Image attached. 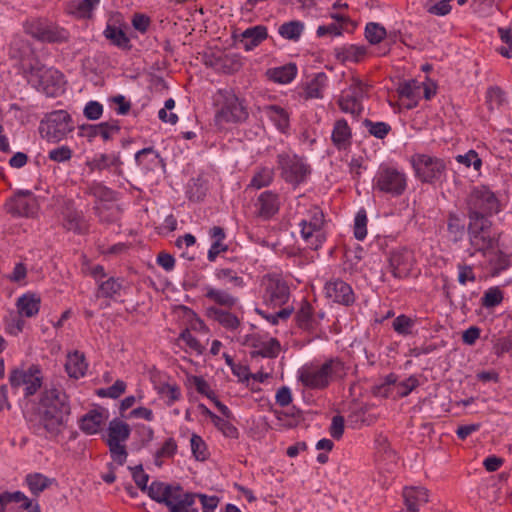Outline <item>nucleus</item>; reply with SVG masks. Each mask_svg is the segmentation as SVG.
Here are the masks:
<instances>
[{
	"label": "nucleus",
	"mask_w": 512,
	"mask_h": 512,
	"mask_svg": "<svg viewBox=\"0 0 512 512\" xmlns=\"http://www.w3.org/2000/svg\"><path fill=\"white\" fill-rule=\"evenodd\" d=\"M470 229L483 230L490 217L500 211L499 200L487 186L474 187L466 200Z\"/></svg>",
	"instance_id": "obj_2"
},
{
	"label": "nucleus",
	"mask_w": 512,
	"mask_h": 512,
	"mask_svg": "<svg viewBox=\"0 0 512 512\" xmlns=\"http://www.w3.org/2000/svg\"><path fill=\"white\" fill-rule=\"evenodd\" d=\"M103 105L98 101H89L83 109V115L91 121L100 119L103 115Z\"/></svg>",
	"instance_id": "obj_49"
},
{
	"label": "nucleus",
	"mask_w": 512,
	"mask_h": 512,
	"mask_svg": "<svg viewBox=\"0 0 512 512\" xmlns=\"http://www.w3.org/2000/svg\"><path fill=\"white\" fill-rule=\"evenodd\" d=\"M511 256L512 255L506 254L501 250L493 252L489 260L491 276L496 277L500 275L501 272L507 270L512 264Z\"/></svg>",
	"instance_id": "obj_30"
},
{
	"label": "nucleus",
	"mask_w": 512,
	"mask_h": 512,
	"mask_svg": "<svg viewBox=\"0 0 512 512\" xmlns=\"http://www.w3.org/2000/svg\"><path fill=\"white\" fill-rule=\"evenodd\" d=\"M411 162L416 176L426 183H433L439 180L446 169L442 159L425 154L414 155Z\"/></svg>",
	"instance_id": "obj_11"
},
{
	"label": "nucleus",
	"mask_w": 512,
	"mask_h": 512,
	"mask_svg": "<svg viewBox=\"0 0 512 512\" xmlns=\"http://www.w3.org/2000/svg\"><path fill=\"white\" fill-rule=\"evenodd\" d=\"M23 73L38 91H42L49 97H56L64 92V76L53 67H46L39 61L23 64Z\"/></svg>",
	"instance_id": "obj_4"
},
{
	"label": "nucleus",
	"mask_w": 512,
	"mask_h": 512,
	"mask_svg": "<svg viewBox=\"0 0 512 512\" xmlns=\"http://www.w3.org/2000/svg\"><path fill=\"white\" fill-rule=\"evenodd\" d=\"M72 130L71 116L64 110L48 113L39 126L41 136L51 142H59Z\"/></svg>",
	"instance_id": "obj_8"
},
{
	"label": "nucleus",
	"mask_w": 512,
	"mask_h": 512,
	"mask_svg": "<svg viewBox=\"0 0 512 512\" xmlns=\"http://www.w3.org/2000/svg\"><path fill=\"white\" fill-rule=\"evenodd\" d=\"M103 422V412L98 409H93L81 417L79 427L85 434L93 435L98 433Z\"/></svg>",
	"instance_id": "obj_21"
},
{
	"label": "nucleus",
	"mask_w": 512,
	"mask_h": 512,
	"mask_svg": "<svg viewBox=\"0 0 512 512\" xmlns=\"http://www.w3.org/2000/svg\"><path fill=\"white\" fill-rule=\"evenodd\" d=\"M502 301L503 293L499 287L495 286L484 292L481 298V305L486 309H491L501 304Z\"/></svg>",
	"instance_id": "obj_41"
},
{
	"label": "nucleus",
	"mask_w": 512,
	"mask_h": 512,
	"mask_svg": "<svg viewBox=\"0 0 512 512\" xmlns=\"http://www.w3.org/2000/svg\"><path fill=\"white\" fill-rule=\"evenodd\" d=\"M6 210L16 217H33L39 208L37 198L30 190L20 189L7 200Z\"/></svg>",
	"instance_id": "obj_12"
},
{
	"label": "nucleus",
	"mask_w": 512,
	"mask_h": 512,
	"mask_svg": "<svg viewBox=\"0 0 512 512\" xmlns=\"http://www.w3.org/2000/svg\"><path fill=\"white\" fill-rule=\"evenodd\" d=\"M100 125L103 128L99 129V135L103 138L104 141H108L112 138V135L118 133L120 131L119 121L115 119H110L106 122H101Z\"/></svg>",
	"instance_id": "obj_55"
},
{
	"label": "nucleus",
	"mask_w": 512,
	"mask_h": 512,
	"mask_svg": "<svg viewBox=\"0 0 512 512\" xmlns=\"http://www.w3.org/2000/svg\"><path fill=\"white\" fill-rule=\"evenodd\" d=\"M22 503L21 507L25 510H29L32 506V501L28 499L24 493L20 491L15 492H4L0 495V503L1 505H6L8 503Z\"/></svg>",
	"instance_id": "obj_42"
},
{
	"label": "nucleus",
	"mask_w": 512,
	"mask_h": 512,
	"mask_svg": "<svg viewBox=\"0 0 512 512\" xmlns=\"http://www.w3.org/2000/svg\"><path fill=\"white\" fill-rule=\"evenodd\" d=\"M324 289L326 297L333 302L349 306L355 300L352 288L340 279L327 282Z\"/></svg>",
	"instance_id": "obj_16"
},
{
	"label": "nucleus",
	"mask_w": 512,
	"mask_h": 512,
	"mask_svg": "<svg viewBox=\"0 0 512 512\" xmlns=\"http://www.w3.org/2000/svg\"><path fill=\"white\" fill-rule=\"evenodd\" d=\"M363 125L368 129L372 136L378 139H384L391 130V126L388 123L373 122L370 119H364Z\"/></svg>",
	"instance_id": "obj_44"
},
{
	"label": "nucleus",
	"mask_w": 512,
	"mask_h": 512,
	"mask_svg": "<svg viewBox=\"0 0 512 512\" xmlns=\"http://www.w3.org/2000/svg\"><path fill=\"white\" fill-rule=\"evenodd\" d=\"M87 369V363L85 362V356L79 351H74L68 355L65 370L69 377L79 379L85 375Z\"/></svg>",
	"instance_id": "obj_25"
},
{
	"label": "nucleus",
	"mask_w": 512,
	"mask_h": 512,
	"mask_svg": "<svg viewBox=\"0 0 512 512\" xmlns=\"http://www.w3.org/2000/svg\"><path fill=\"white\" fill-rule=\"evenodd\" d=\"M53 479L44 476L41 473L28 474L26 476V483L35 496L47 489L52 484Z\"/></svg>",
	"instance_id": "obj_33"
},
{
	"label": "nucleus",
	"mask_w": 512,
	"mask_h": 512,
	"mask_svg": "<svg viewBox=\"0 0 512 512\" xmlns=\"http://www.w3.org/2000/svg\"><path fill=\"white\" fill-rule=\"evenodd\" d=\"M447 229L450 239L455 243L461 241L465 235V224L457 214H449Z\"/></svg>",
	"instance_id": "obj_35"
},
{
	"label": "nucleus",
	"mask_w": 512,
	"mask_h": 512,
	"mask_svg": "<svg viewBox=\"0 0 512 512\" xmlns=\"http://www.w3.org/2000/svg\"><path fill=\"white\" fill-rule=\"evenodd\" d=\"M192 381L198 393L205 395L213 403L215 402V400H217L215 393L212 390H210L208 383L202 377L193 376Z\"/></svg>",
	"instance_id": "obj_60"
},
{
	"label": "nucleus",
	"mask_w": 512,
	"mask_h": 512,
	"mask_svg": "<svg viewBox=\"0 0 512 512\" xmlns=\"http://www.w3.org/2000/svg\"><path fill=\"white\" fill-rule=\"evenodd\" d=\"M367 214L364 209H360L354 221V236L357 240H363L367 235Z\"/></svg>",
	"instance_id": "obj_45"
},
{
	"label": "nucleus",
	"mask_w": 512,
	"mask_h": 512,
	"mask_svg": "<svg viewBox=\"0 0 512 512\" xmlns=\"http://www.w3.org/2000/svg\"><path fill=\"white\" fill-rule=\"evenodd\" d=\"M327 75L324 72H319L307 84L305 92L308 98H321L322 90L326 86Z\"/></svg>",
	"instance_id": "obj_37"
},
{
	"label": "nucleus",
	"mask_w": 512,
	"mask_h": 512,
	"mask_svg": "<svg viewBox=\"0 0 512 512\" xmlns=\"http://www.w3.org/2000/svg\"><path fill=\"white\" fill-rule=\"evenodd\" d=\"M159 393L168 397V405H171L173 402L179 400L181 396L180 388L177 385H170L168 383L163 384L159 388Z\"/></svg>",
	"instance_id": "obj_63"
},
{
	"label": "nucleus",
	"mask_w": 512,
	"mask_h": 512,
	"mask_svg": "<svg viewBox=\"0 0 512 512\" xmlns=\"http://www.w3.org/2000/svg\"><path fill=\"white\" fill-rule=\"evenodd\" d=\"M72 157V150L68 146H61L49 151L48 158L55 162H65Z\"/></svg>",
	"instance_id": "obj_59"
},
{
	"label": "nucleus",
	"mask_w": 512,
	"mask_h": 512,
	"mask_svg": "<svg viewBox=\"0 0 512 512\" xmlns=\"http://www.w3.org/2000/svg\"><path fill=\"white\" fill-rule=\"evenodd\" d=\"M207 316L211 319L218 321L223 327L227 329H236L240 325V321L234 314L219 309L217 307H209L207 309Z\"/></svg>",
	"instance_id": "obj_27"
},
{
	"label": "nucleus",
	"mask_w": 512,
	"mask_h": 512,
	"mask_svg": "<svg viewBox=\"0 0 512 512\" xmlns=\"http://www.w3.org/2000/svg\"><path fill=\"white\" fill-rule=\"evenodd\" d=\"M268 117L276 124L280 130H285L289 125V117L287 112L277 105L266 107Z\"/></svg>",
	"instance_id": "obj_39"
},
{
	"label": "nucleus",
	"mask_w": 512,
	"mask_h": 512,
	"mask_svg": "<svg viewBox=\"0 0 512 512\" xmlns=\"http://www.w3.org/2000/svg\"><path fill=\"white\" fill-rule=\"evenodd\" d=\"M259 215L266 219L272 217L279 210L278 195L272 191H264L258 197Z\"/></svg>",
	"instance_id": "obj_24"
},
{
	"label": "nucleus",
	"mask_w": 512,
	"mask_h": 512,
	"mask_svg": "<svg viewBox=\"0 0 512 512\" xmlns=\"http://www.w3.org/2000/svg\"><path fill=\"white\" fill-rule=\"evenodd\" d=\"M365 37L372 45L381 43L386 37V29L379 23L370 22L365 27Z\"/></svg>",
	"instance_id": "obj_40"
},
{
	"label": "nucleus",
	"mask_w": 512,
	"mask_h": 512,
	"mask_svg": "<svg viewBox=\"0 0 512 512\" xmlns=\"http://www.w3.org/2000/svg\"><path fill=\"white\" fill-rule=\"evenodd\" d=\"M130 435L131 427L129 424L114 418L108 424L107 436L102 437L109 447L112 460L119 466L124 465L127 461L128 452L124 443L129 439Z\"/></svg>",
	"instance_id": "obj_6"
},
{
	"label": "nucleus",
	"mask_w": 512,
	"mask_h": 512,
	"mask_svg": "<svg viewBox=\"0 0 512 512\" xmlns=\"http://www.w3.org/2000/svg\"><path fill=\"white\" fill-rule=\"evenodd\" d=\"M104 36L115 46L123 50H130L132 45L129 37L119 27L114 25H107Z\"/></svg>",
	"instance_id": "obj_28"
},
{
	"label": "nucleus",
	"mask_w": 512,
	"mask_h": 512,
	"mask_svg": "<svg viewBox=\"0 0 512 512\" xmlns=\"http://www.w3.org/2000/svg\"><path fill=\"white\" fill-rule=\"evenodd\" d=\"M273 180V172L268 168H263L251 180V186L257 189L268 186Z\"/></svg>",
	"instance_id": "obj_50"
},
{
	"label": "nucleus",
	"mask_w": 512,
	"mask_h": 512,
	"mask_svg": "<svg viewBox=\"0 0 512 512\" xmlns=\"http://www.w3.org/2000/svg\"><path fill=\"white\" fill-rule=\"evenodd\" d=\"M32 54L30 44L19 37H15L9 46V55L12 59L23 61Z\"/></svg>",
	"instance_id": "obj_32"
},
{
	"label": "nucleus",
	"mask_w": 512,
	"mask_h": 512,
	"mask_svg": "<svg viewBox=\"0 0 512 512\" xmlns=\"http://www.w3.org/2000/svg\"><path fill=\"white\" fill-rule=\"evenodd\" d=\"M129 469L132 472L133 480L136 483V485L138 486V488L141 491H144V492L146 491L147 494L149 495L150 485L149 486L147 485L148 480H149V475L144 473L143 466L141 464H139L135 467H129Z\"/></svg>",
	"instance_id": "obj_46"
},
{
	"label": "nucleus",
	"mask_w": 512,
	"mask_h": 512,
	"mask_svg": "<svg viewBox=\"0 0 512 512\" xmlns=\"http://www.w3.org/2000/svg\"><path fill=\"white\" fill-rule=\"evenodd\" d=\"M122 164L123 162L121 161L119 154H100L99 156H96L91 162L93 169L98 170H103L110 166H114L118 175L122 174V170L120 168Z\"/></svg>",
	"instance_id": "obj_29"
},
{
	"label": "nucleus",
	"mask_w": 512,
	"mask_h": 512,
	"mask_svg": "<svg viewBox=\"0 0 512 512\" xmlns=\"http://www.w3.org/2000/svg\"><path fill=\"white\" fill-rule=\"evenodd\" d=\"M268 37L267 27L264 25H256L247 28L239 35L233 34L235 42L242 44L246 51L253 50L263 40Z\"/></svg>",
	"instance_id": "obj_17"
},
{
	"label": "nucleus",
	"mask_w": 512,
	"mask_h": 512,
	"mask_svg": "<svg viewBox=\"0 0 512 512\" xmlns=\"http://www.w3.org/2000/svg\"><path fill=\"white\" fill-rule=\"evenodd\" d=\"M193 184L190 185L189 194L190 199L194 201H200L206 195V187L204 186L201 179H193Z\"/></svg>",
	"instance_id": "obj_64"
},
{
	"label": "nucleus",
	"mask_w": 512,
	"mask_h": 512,
	"mask_svg": "<svg viewBox=\"0 0 512 512\" xmlns=\"http://www.w3.org/2000/svg\"><path fill=\"white\" fill-rule=\"evenodd\" d=\"M408 259L409 253L407 251H393L390 253L388 258L389 268L395 278H402L407 274Z\"/></svg>",
	"instance_id": "obj_26"
},
{
	"label": "nucleus",
	"mask_w": 512,
	"mask_h": 512,
	"mask_svg": "<svg viewBox=\"0 0 512 512\" xmlns=\"http://www.w3.org/2000/svg\"><path fill=\"white\" fill-rule=\"evenodd\" d=\"M24 29L27 34L42 42L63 43L69 37L65 29L44 18L27 21Z\"/></svg>",
	"instance_id": "obj_9"
},
{
	"label": "nucleus",
	"mask_w": 512,
	"mask_h": 512,
	"mask_svg": "<svg viewBox=\"0 0 512 512\" xmlns=\"http://www.w3.org/2000/svg\"><path fill=\"white\" fill-rule=\"evenodd\" d=\"M369 85L359 79H354V84L350 86L349 93L339 98L340 109L345 113L354 114L356 105L367 96Z\"/></svg>",
	"instance_id": "obj_14"
},
{
	"label": "nucleus",
	"mask_w": 512,
	"mask_h": 512,
	"mask_svg": "<svg viewBox=\"0 0 512 512\" xmlns=\"http://www.w3.org/2000/svg\"><path fill=\"white\" fill-rule=\"evenodd\" d=\"M335 54L337 59L341 61L358 62L366 54V48L364 46L349 45L336 48Z\"/></svg>",
	"instance_id": "obj_31"
},
{
	"label": "nucleus",
	"mask_w": 512,
	"mask_h": 512,
	"mask_svg": "<svg viewBox=\"0 0 512 512\" xmlns=\"http://www.w3.org/2000/svg\"><path fill=\"white\" fill-rule=\"evenodd\" d=\"M40 304L41 299L37 294L26 293L17 299L16 307L20 315L31 318L39 312Z\"/></svg>",
	"instance_id": "obj_20"
},
{
	"label": "nucleus",
	"mask_w": 512,
	"mask_h": 512,
	"mask_svg": "<svg viewBox=\"0 0 512 512\" xmlns=\"http://www.w3.org/2000/svg\"><path fill=\"white\" fill-rule=\"evenodd\" d=\"M304 30V24L301 21L293 20L280 25L278 32L287 40L297 41Z\"/></svg>",
	"instance_id": "obj_36"
},
{
	"label": "nucleus",
	"mask_w": 512,
	"mask_h": 512,
	"mask_svg": "<svg viewBox=\"0 0 512 512\" xmlns=\"http://www.w3.org/2000/svg\"><path fill=\"white\" fill-rule=\"evenodd\" d=\"M280 342L276 338H271L268 342L262 343L261 350L264 358H275L280 351Z\"/></svg>",
	"instance_id": "obj_62"
},
{
	"label": "nucleus",
	"mask_w": 512,
	"mask_h": 512,
	"mask_svg": "<svg viewBox=\"0 0 512 512\" xmlns=\"http://www.w3.org/2000/svg\"><path fill=\"white\" fill-rule=\"evenodd\" d=\"M132 26L133 28L144 34L148 31L149 27H150V24H151V19L149 16L145 15V14H142V13H135L132 17Z\"/></svg>",
	"instance_id": "obj_61"
},
{
	"label": "nucleus",
	"mask_w": 512,
	"mask_h": 512,
	"mask_svg": "<svg viewBox=\"0 0 512 512\" xmlns=\"http://www.w3.org/2000/svg\"><path fill=\"white\" fill-rule=\"evenodd\" d=\"M191 450L194 457L197 460L203 461L206 459V445L202 438L197 434H192L191 439Z\"/></svg>",
	"instance_id": "obj_53"
},
{
	"label": "nucleus",
	"mask_w": 512,
	"mask_h": 512,
	"mask_svg": "<svg viewBox=\"0 0 512 512\" xmlns=\"http://www.w3.org/2000/svg\"><path fill=\"white\" fill-rule=\"evenodd\" d=\"M457 162L464 164L466 167L473 166V168L478 171L482 166V160L478 156L477 152L474 150H469L464 155L456 156Z\"/></svg>",
	"instance_id": "obj_52"
},
{
	"label": "nucleus",
	"mask_w": 512,
	"mask_h": 512,
	"mask_svg": "<svg viewBox=\"0 0 512 512\" xmlns=\"http://www.w3.org/2000/svg\"><path fill=\"white\" fill-rule=\"evenodd\" d=\"M71 407L68 396L62 389H44L37 407L24 413L33 434L52 439L59 436L68 425Z\"/></svg>",
	"instance_id": "obj_1"
},
{
	"label": "nucleus",
	"mask_w": 512,
	"mask_h": 512,
	"mask_svg": "<svg viewBox=\"0 0 512 512\" xmlns=\"http://www.w3.org/2000/svg\"><path fill=\"white\" fill-rule=\"evenodd\" d=\"M422 85H424V83L412 79L401 83L397 91L400 98L415 100L419 97Z\"/></svg>",
	"instance_id": "obj_38"
},
{
	"label": "nucleus",
	"mask_w": 512,
	"mask_h": 512,
	"mask_svg": "<svg viewBox=\"0 0 512 512\" xmlns=\"http://www.w3.org/2000/svg\"><path fill=\"white\" fill-rule=\"evenodd\" d=\"M83 224H84V218L81 212H78L76 210H69L65 214V224L64 226L68 230H72L77 233L83 232Z\"/></svg>",
	"instance_id": "obj_43"
},
{
	"label": "nucleus",
	"mask_w": 512,
	"mask_h": 512,
	"mask_svg": "<svg viewBox=\"0 0 512 512\" xmlns=\"http://www.w3.org/2000/svg\"><path fill=\"white\" fill-rule=\"evenodd\" d=\"M296 75L297 66L295 63H288L280 67L270 68L266 71L268 79L279 84H288L292 82Z\"/></svg>",
	"instance_id": "obj_22"
},
{
	"label": "nucleus",
	"mask_w": 512,
	"mask_h": 512,
	"mask_svg": "<svg viewBox=\"0 0 512 512\" xmlns=\"http://www.w3.org/2000/svg\"><path fill=\"white\" fill-rule=\"evenodd\" d=\"M345 374L344 364L337 358L326 361L317 369H304L299 372L298 380L311 389H323L331 379Z\"/></svg>",
	"instance_id": "obj_7"
},
{
	"label": "nucleus",
	"mask_w": 512,
	"mask_h": 512,
	"mask_svg": "<svg viewBox=\"0 0 512 512\" xmlns=\"http://www.w3.org/2000/svg\"><path fill=\"white\" fill-rule=\"evenodd\" d=\"M149 497L164 504L169 512H198L194 507L197 493L185 491L180 484L153 481L150 484Z\"/></svg>",
	"instance_id": "obj_3"
},
{
	"label": "nucleus",
	"mask_w": 512,
	"mask_h": 512,
	"mask_svg": "<svg viewBox=\"0 0 512 512\" xmlns=\"http://www.w3.org/2000/svg\"><path fill=\"white\" fill-rule=\"evenodd\" d=\"M100 0H82L73 11L80 18H91L92 11L99 4Z\"/></svg>",
	"instance_id": "obj_51"
},
{
	"label": "nucleus",
	"mask_w": 512,
	"mask_h": 512,
	"mask_svg": "<svg viewBox=\"0 0 512 512\" xmlns=\"http://www.w3.org/2000/svg\"><path fill=\"white\" fill-rule=\"evenodd\" d=\"M206 289L207 292L205 296L220 306L231 308L237 302V298H235L225 290H219L212 287H207Z\"/></svg>",
	"instance_id": "obj_34"
},
{
	"label": "nucleus",
	"mask_w": 512,
	"mask_h": 512,
	"mask_svg": "<svg viewBox=\"0 0 512 512\" xmlns=\"http://www.w3.org/2000/svg\"><path fill=\"white\" fill-rule=\"evenodd\" d=\"M210 65L226 74H233L238 72L242 67L241 56L236 53H227L214 58V60L210 62Z\"/></svg>",
	"instance_id": "obj_19"
},
{
	"label": "nucleus",
	"mask_w": 512,
	"mask_h": 512,
	"mask_svg": "<svg viewBox=\"0 0 512 512\" xmlns=\"http://www.w3.org/2000/svg\"><path fill=\"white\" fill-rule=\"evenodd\" d=\"M295 318L300 328L307 329L310 326L312 319V306L307 301H303L302 306L297 311Z\"/></svg>",
	"instance_id": "obj_47"
},
{
	"label": "nucleus",
	"mask_w": 512,
	"mask_h": 512,
	"mask_svg": "<svg viewBox=\"0 0 512 512\" xmlns=\"http://www.w3.org/2000/svg\"><path fill=\"white\" fill-rule=\"evenodd\" d=\"M392 326L397 333L407 335L411 333L413 321L405 315H400L394 319Z\"/></svg>",
	"instance_id": "obj_58"
},
{
	"label": "nucleus",
	"mask_w": 512,
	"mask_h": 512,
	"mask_svg": "<svg viewBox=\"0 0 512 512\" xmlns=\"http://www.w3.org/2000/svg\"><path fill=\"white\" fill-rule=\"evenodd\" d=\"M491 226L492 221H488L487 227H484L483 230H472L470 229V223H468L467 233L469 235L470 244L477 251L485 252L498 246L499 238L489 234Z\"/></svg>",
	"instance_id": "obj_15"
},
{
	"label": "nucleus",
	"mask_w": 512,
	"mask_h": 512,
	"mask_svg": "<svg viewBox=\"0 0 512 512\" xmlns=\"http://www.w3.org/2000/svg\"><path fill=\"white\" fill-rule=\"evenodd\" d=\"M352 133L345 119H339L335 122L331 139L338 149H345L351 144Z\"/></svg>",
	"instance_id": "obj_23"
},
{
	"label": "nucleus",
	"mask_w": 512,
	"mask_h": 512,
	"mask_svg": "<svg viewBox=\"0 0 512 512\" xmlns=\"http://www.w3.org/2000/svg\"><path fill=\"white\" fill-rule=\"evenodd\" d=\"M402 496L407 512H419V506L421 504L416 500L414 487H405Z\"/></svg>",
	"instance_id": "obj_54"
},
{
	"label": "nucleus",
	"mask_w": 512,
	"mask_h": 512,
	"mask_svg": "<svg viewBox=\"0 0 512 512\" xmlns=\"http://www.w3.org/2000/svg\"><path fill=\"white\" fill-rule=\"evenodd\" d=\"M266 294L269 297L267 302L273 306H282L289 300V286L282 279L270 278L266 287Z\"/></svg>",
	"instance_id": "obj_18"
},
{
	"label": "nucleus",
	"mask_w": 512,
	"mask_h": 512,
	"mask_svg": "<svg viewBox=\"0 0 512 512\" xmlns=\"http://www.w3.org/2000/svg\"><path fill=\"white\" fill-rule=\"evenodd\" d=\"M278 165L281 169V176L286 182L294 185L302 183L310 173L309 166L297 155H278Z\"/></svg>",
	"instance_id": "obj_13"
},
{
	"label": "nucleus",
	"mask_w": 512,
	"mask_h": 512,
	"mask_svg": "<svg viewBox=\"0 0 512 512\" xmlns=\"http://www.w3.org/2000/svg\"><path fill=\"white\" fill-rule=\"evenodd\" d=\"M217 102L220 105L215 114L217 126L225 123H241L248 118L249 113L244 100L240 99L233 89L219 90Z\"/></svg>",
	"instance_id": "obj_5"
},
{
	"label": "nucleus",
	"mask_w": 512,
	"mask_h": 512,
	"mask_svg": "<svg viewBox=\"0 0 512 512\" xmlns=\"http://www.w3.org/2000/svg\"><path fill=\"white\" fill-rule=\"evenodd\" d=\"M374 181L375 189L394 197L402 195L407 187L405 174L392 167H380Z\"/></svg>",
	"instance_id": "obj_10"
},
{
	"label": "nucleus",
	"mask_w": 512,
	"mask_h": 512,
	"mask_svg": "<svg viewBox=\"0 0 512 512\" xmlns=\"http://www.w3.org/2000/svg\"><path fill=\"white\" fill-rule=\"evenodd\" d=\"M152 156L151 161H157L162 167H165L164 159L160 156L159 152L153 147H146L136 152L135 162L138 166L143 164L145 157Z\"/></svg>",
	"instance_id": "obj_48"
},
{
	"label": "nucleus",
	"mask_w": 512,
	"mask_h": 512,
	"mask_svg": "<svg viewBox=\"0 0 512 512\" xmlns=\"http://www.w3.org/2000/svg\"><path fill=\"white\" fill-rule=\"evenodd\" d=\"M101 295L106 298H112L121 289V284L114 278L102 282L99 286Z\"/></svg>",
	"instance_id": "obj_56"
},
{
	"label": "nucleus",
	"mask_w": 512,
	"mask_h": 512,
	"mask_svg": "<svg viewBox=\"0 0 512 512\" xmlns=\"http://www.w3.org/2000/svg\"><path fill=\"white\" fill-rule=\"evenodd\" d=\"M214 425L223 432L226 437L237 438L238 437V429L231 424L229 421H226L219 416H214Z\"/></svg>",
	"instance_id": "obj_57"
}]
</instances>
